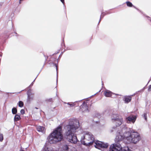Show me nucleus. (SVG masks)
Listing matches in <instances>:
<instances>
[{
  "label": "nucleus",
  "mask_w": 151,
  "mask_h": 151,
  "mask_svg": "<svg viewBox=\"0 0 151 151\" xmlns=\"http://www.w3.org/2000/svg\"><path fill=\"white\" fill-rule=\"evenodd\" d=\"M24 104L23 102L21 101H19V102L18 105L20 107H22L23 106Z\"/></svg>",
  "instance_id": "nucleus-18"
},
{
  "label": "nucleus",
  "mask_w": 151,
  "mask_h": 151,
  "mask_svg": "<svg viewBox=\"0 0 151 151\" xmlns=\"http://www.w3.org/2000/svg\"><path fill=\"white\" fill-rule=\"evenodd\" d=\"M37 131L39 132L44 133L45 131V128L42 126H37Z\"/></svg>",
  "instance_id": "nucleus-12"
},
{
  "label": "nucleus",
  "mask_w": 151,
  "mask_h": 151,
  "mask_svg": "<svg viewBox=\"0 0 151 151\" xmlns=\"http://www.w3.org/2000/svg\"><path fill=\"white\" fill-rule=\"evenodd\" d=\"M79 127L77 119H71L69 120L68 124L66 126L65 136L69 142L74 144L77 142V139L75 133Z\"/></svg>",
  "instance_id": "nucleus-2"
},
{
  "label": "nucleus",
  "mask_w": 151,
  "mask_h": 151,
  "mask_svg": "<svg viewBox=\"0 0 151 151\" xmlns=\"http://www.w3.org/2000/svg\"><path fill=\"white\" fill-rule=\"evenodd\" d=\"M4 137L3 134L0 133V141L1 142L3 140Z\"/></svg>",
  "instance_id": "nucleus-21"
},
{
  "label": "nucleus",
  "mask_w": 151,
  "mask_h": 151,
  "mask_svg": "<svg viewBox=\"0 0 151 151\" xmlns=\"http://www.w3.org/2000/svg\"><path fill=\"white\" fill-rule=\"evenodd\" d=\"M137 119L136 116L131 115L126 118V120L127 123H132L134 124Z\"/></svg>",
  "instance_id": "nucleus-7"
},
{
  "label": "nucleus",
  "mask_w": 151,
  "mask_h": 151,
  "mask_svg": "<svg viewBox=\"0 0 151 151\" xmlns=\"http://www.w3.org/2000/svg\"><path fill=\"white\" fill-rule=\"evenodd\" d=\"M82 143L86 146H91L93 145L95 141L94 136L90 132H86L81 139Z\"/></svg>",
  "instance_id": "nucleus-4"
},
{
  "label": "nucleus",
  "mask_w": 151,
  "mask_h": 151,
  "mask_svg": "<svg viewBox=\"0 0 151 151\" xmlns=\"http://www.w3.org/2000/svg\"><path fill=\"white\" fill-rule=\"evenodd\" d=\"M19 151H25L23 150L22 148H21L20 150Z\"/></svg>",
  "instance_id": "nucleus-28"
},
{
  "label": "nucleus",
  "mask_w": 151,
  "mask_h": 151,
  "mask_svg": "<svg viewBox=\"0 0 151 151\" xmlns=\"http://www.w3.org/2000/svg\"><path fill=\"white\" fill-rule=\"evenodd\" d=\"M68 151H77L76 149L74 147H72L71 148H69Z\"/></svg>",
  "instance_id": "nucleus-20"
},
{
  "label": "nucleus",
  "mask_w": 151,
  "mask_h": 151,
  "mask_svg": "<svg viewBox=\"0 0 151 151\" xmlns=\"http://www.w3.org/2000/svg\"><path fill=\"white\" fill-rule=\"evenodd\" d=\"M111 120L116 126L115 127H113L111 131L116 133L115 142H119L125 139L127 143L136 144L140 140V137L137 132L127 128L124 125L120 127H119L123 122V118L119 115L114 114Z\"/></svg>",
  "instance_id": "nucleus-1"
},
{
  "label": "nucleus",
  "mask_w": 151,
  "mask_h": 151,
  "mask_svg": "<svg viewBox=\"0 0 151 151\" xmlns=\"http://www.w3.org/2000/svg\"><path fill=\"white\" fill-rule=\"evenodd\" d=\"M25 111L24 109H22L20 111V113L22 114H24V113Z\"/></svg>",
  "instance_id": "nucleus-23"
},
{
  "label": "nucleus",
  "mask_w": 151,
  "mask_h": 151,
  "mask_svg": "<svg viewBox=\"0 0 151 151\" xmlns=\"http://www.w3.org/2000/svg\"><path fill=\"white\" fill-rule=\"evenodd\" d=\"M69 148L67 145H65L62 146L61 149L63 151H68Z\"/></svg>",
  "instance_id": "nucleus-14"
},
{
  "label": "nucleus",
  "mask_w": 151,
  "mask_h": 151,
  "mask_svg": "<svg viewBox=\"0 0 151 151\" xmlns=\"http://www.w3.org/2000/svg\"><path fill=\"white\" fill-rule=\"evenodd\" d=\"M56 69H57V66H56Z\"/></svg>",
  "instance_id": "nucleus-29"
},
{
  "label": "nucleus",
  "mask_w": 151,
  "mask_h": 151,
  "mask_svg": "<svg viewBox=\"0 0 151 151\" xmlns=\"http://www.w3.org/2000/svg\"><path fill=\"white\" fill-rule=\"evenodd\" d=\"M109 151H131L127 147L122 148L121 145L119 143H115L111 145Z\"/></svg>",
  "instance_id": "nucleus-5"
},
{
  "label": "nucleus",
  "mask_w": 151,
  "mask_h": 151,
  "mask_svg": "<svg viewBox=\"0 0 151 151\" xmlns=\"http://www.w3.org/2000/svg\"><path fill=\"white\" fill-rule=\"evenodd\" d=\"M35 79L31 83V84H30V85L29 86H32L33 84V83H34V82L35 81Z\"/></svg>",
  "instance_id": "nucleus-26"
},
{
  "label": "nucleus",
  "mask_w": 151,
  "mask_h": 151,
  "mask_svg": "<svg viewBox=\"0 0 151 151\" xmlns=\"http://www.w3.org/2000/svg\"><path fill=\"white\" fill-rule=\"evenodd\" d=\"M12 112L14 114H16L17 112V109L15 107H13L12 109Z\"/></svg>",
  "instance_id": "nucleus-16"
},
{
  "label": "nucleus",
  "mask_w": 151,
  "mask_h": 151,
  "mask_svg": "<svg viewBox=\"0 0 151 151\" xmlns=\"http://www.w3.org/2000/svg\"><path fill=\"white\" fill-rule=\"evenodd\" d=\"M80 110L83 112H88L89 111L87 103L84 102L81 106Z\"/></svg>",
  "instance_id": "nucleus-8"
},
{
  "label": "nucleus",
  "mask_w": 151,
  "mask_h": 151,
  "mask_svg": "<svg viewBox=\"0 0 151 151\" xmlns=\"http://www.w3.org/2000/svg\"><path fill=\"white\" fill-rule=\"evenodd\" d=\"M61 2L64 4V0H60Z\"/></svg>",
  "instance_id": "nucleus-27"
},
{
  "label": "nucleus",
  "mask_w": 151,
  "mask_h": 151,
  "mask_svg": "<svg viewBox=\"0 0 151 151\" xmlns=\"http://www.w3.org/2000/svg\"><path fill=\"white\" fill-rule=\"evenodd\" d=\"M27 94L28 96L27 101H28L30 102L33 99V95L34 94L32 93L31 91L30 90L28 91L27 92Z\"/></svg>",
  "instance_id": "nucleus-9"
},
{
  "label": "nucleus",
  "mask_w": 151,
  "mask_h": 151,
  "mask_svg": "<svg viewBox=\"0 0 151 151\" xmlns=\"http://www.w3.org/2000/svg\"><path fill=\"white\" fill-rule=\"evenodd\" d=\"M105 14H104V13H102L101 15V18H100V19L99 21V22H100V21H101V17H102V18L105 15Z\"/></svg>",
  "instance_id": "nucleus-22"
},
{
  "label": "nucleus",
  "mask_w": 151,
  "mask_h": 151,
  "mask_svg": "<svg viewBox=\"0 0 151 151\" xmlns=\"http://www.w3.org/2000/svg\"><path fill=\"white\" fill-rule=\"evenodd\" d=\"M94 147L97 148L99 149H101L102 148H106L108 146V143H104L102 142L96 140L94 143Z\"/></svg>",
  "instance_id": "nucleus-6"
},
{
  "label": "nucleus",
  "mask_w": 151,
  "mask_h": 151,
  "mask_svg": "<svg viewBox=\"0 0 151 151\" xmlns=\"http://www.w3.org/2000/svg\"><path fill=\"white\" fill-rule=\"evenodd\" d=\"M20 119V116L18 114H16L14 118V121H17Z\"/></svg>",
  "instance_id": "nucleus-15"
},
{
  "label": "nucleus",
  "mask_w": 151,
  "mask_h": 151,
  "mask_svg": "<svg viewBox=\"0 0 151 151\" xmlns=\"http://www.w3.org/2000/svg\"><path fill=\"white\" fill-rule=\"evenodd\" d=\"M143 116L144 117L145 119L146 120L147 119V114L146 113H144Z\"/></svg>",
  "instance_id": "nucleus-24"
},
{
  "label": "nucleus",
  "mask_w": 151,
  "mask_h": 151,
  "mask_svg": "<svg viewBox=\"0 0 151 151\" xmlns=\"http://www.w3.org/2000/svg\"><path fill=\"white\" fill-rule=\"evenodd\" d=\"M104 95L106 97H110L112 95V93L108 90H106L104 91Z\"/></svg>",
  "instance_id": "nucleus-11"
},
{
  "label": "nucleus",
  "mask_w": 151,
  "mask_h": 151,
  "mask_svg": "<svg viewBox=\"0 0 151 151\" xmlns=\"http://www.w3.org/2000/svg\"><path fill=\"white\" fill-rule=\"evenodd\" d=\"M151 85H150L149 86V88H148V91H150L151 90Z\"/></svg>",
  "instance_id": "nucleus-25"
},
{
  "label": "nucleus",
  "mask_w": 151,
  "mask_h": 151,
  "mask_svg": "<svg viewBox=\"0 0 151 151\" xmlns=\"http://www.w3.org/2000/svg\"><path fill=\"white\" fill-rule=\"evenodd\" d=\"M67 104L70 106V107L74 106L76 105L75 102H68Z\"/></svg>",
  "instance_id": "nucleus-17"
},
{
  "label": "nucleus",
  "mask_w": 151,
  "mask_h": 151,
  "mask_svg": "<svg viewBox=\"0 0 151 151\" xmlns=\"http://www.w3.org/2000/svg\"><path fill=\"white\" fill-rule=\"evenodd\" d=\"M61 127H58L49 135L48 138L50 144H56L62 140L63 136L61 133Z\"/></svg>",
  "instance_id": "nucleus-3"
},
{
  "label": "nucleus",
  "mask_w": 151,
  "mask_h": 151,
  "mask_svg": "<svg viewBox=\"0 0 151 151\" xmlns=\"http://www.w3.org/2000/svg\"><path fill=\"white\" fill-rule=\"evenodd\" d=\"M135 94L133 95L129 96H124V100L125 101V103H128L130 102L132 99V96L134 95Z\"/></svg>",
  "instance_id": "nucleus-10"
},
{
  "label": "nucleus",
  "mask_w": 151,
  "mask_h": 151,
  "mask_svg": "<svg viewBox=\"0 0 151 151\" xmlns=\"http://www.w3.org/2000/svg\"><path fill=\"white\" fill-rule=\"evenodd\" d=\"M126 3L127 4V6H128L130 7H132V6H133L132 4L130 2L127 1L126 2Z\"/></svg>",
  "instance_id": "nucleus-19"
},
{
  "label": "nucleus",
  "mask_w": 151,
  "mask_h": 151,
  "mask_svg": "<svg viewBox=\"0 0 151 151\" xmlns=\"http://www.w3.org/2000/svg\"><path fill=\"white\" fill-rule=\"evenodd\" d=\"M43 151H53V149L51 148H49L46 145H45L43 148Z\"/></svg>",
  "instance_id": "nucleus-13"
}]
</instances>
